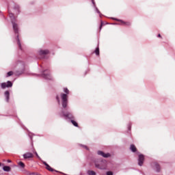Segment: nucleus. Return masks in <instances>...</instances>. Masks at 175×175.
<instances>
[{
    "mask_svg": "<svg viewBox=\"0 0 175 175\" xmlns=\"http://www.w3.org/2000/svg\"><path fill=\"white\" fill-rule=\"evenodd\" d=\"M64 92L61 93L59 95L56 96V100L58 103V105H61L64 109H66L68 107V95H69V90L66 88H64Z\"/></svg>",
    "mask_w": 175,
    "mask_h": 175,
    "instance_id": "nucleus-1",
    "label": "nucleus"
},
{
    "mask_svg": "<svg viewBox=\"0 0 175 175\" xmlns=\"http://www.w3.org/2000/svg\"><path fill=\"white\" fill-rule=\"evenodd\" d=\"M9 17L11 20L12 24V28L14 29V33L16 35L17 44L19 49L21 50V43L20 42V39L18 38V25L17 24V21L16 20V16L13 13H9Z\"/></svg>",
    "mask_w": 175,
    "mask_h": 175,
    "instance_id": "nucleus-2",
    "label": "nucleus"
},
{
    "mask_svg": "<svg viewBox=\"0 0 175 175\" xmlns=\"http://www.w3.org/2000/svg\"><path fill=\"white\" fill-rule=\"evenodd\" d=\"M59 114L60 117L65 118V120H75V116L72 112H65L64 111H62Z\"/></svg>",
    "mask_w": 175,
    "mask_h": 175,
    "instance_id": "nucleus-3",
    "label": "nucleus"
},
{
    "mask_svg": "<svg viewBox=\"0 0 175 175\" xmlns=\"http://www.w3.org/2000/svg\"><path fill=\"white\" fill-rule=\"evenodd\" d=\"M95 166L97 169L100 170H106L107 169V161L103 159L100 161L99 163L95 162Z\"/></svg>",
    "mask_w": 175,
    "mask_h": 175,
    "instance_id": "nucleus-4",
    "label": "nucleus"
},
{
    "mask_svg": "<svg viewBox=\"0 0 175 175\" xmlns=\"http://www.w3.org/2000/svg\"><path fill=\"white\" fill-rule=\"evenodd\" d=\"M111 20H115L116 21H119L120 23H112V25H126V27H130L131 22H125L121 19H117L116 18H111Z\"/></svg>",
    "mask_w": 175,
    "mask_h": 175,
    "instance_id": "nucleus-5",
    "label": "nucleus"
},
{
    "mask_svg": "<svg viewBox=\"0 0 175 175\" xmlns=\"http://www.w3.org/2000/svg\"><path fill=\"white\" fill-rule=\"evenodd\" d=\"M151 166L152 169H153V170L156 172V173H161L162 168L161 167L159 163L157 162H153L151 163Z\"/></svg>",
    "mask_w": 175,
    "mask_h": 175,
    "instance_id": "nucleus-6",
    "label": "nucleus"
},
{
    "mask_svg": "<svg viewBox=\"0 0 175 175\" xmlns=\"http://www.w3.org/2000/svg\"><path fill=\"white\" fill-rule=\"evenodd\" d=\"M42 76L45 79V80H51L53 79V77H51V74H50V71L49 70H44Z\"/></svg>",
    "mask_w": 175,
    "mask_h": 175,
    "instance_id": "nucleus-7",
    "label": "nucleus"
},
{
    "mask_svg": "<svg viewBox=\"0 0 175 175\" xmlns=\"http://www.w3.org/2000/svg\"><path fill=\"white\" fill-rule=\"evenodd\" d=\"M12 87H13V83L10 81H8L7 83L4 82L1 83V88H2V90H5V88H10Z\"/></svg>",
    "mask_w": 175,
    "mask_h": 175,
    "instance_id": "nucleus-8",
    "label": "nucleus"
},
{
    "mask_svg": "<svg viewBox=\"0 0 175 175\" xmlns=\"http://www.w3.org/2000/svg\"><path fill=\"white\" fill-rule=\"evenodd\" d=\"M50 51L49 49H39L38 51V55L44 56L47 55V54H49Z\"/></svg>",
    "mask_w": 175,
    "mask_h": 175,
    "instance_id": "nucleus-9",
    "label": "nucleus"
},
{
    "mask_svg": "<svg viewBox=\"0 0 175 175\" xmlns=\"http://www.w3.org/2000/svg\"><path fill=\"white\" fill-rule=\"evenodd\" d=\"M144 163V155L142 154H138V165L139 166H143Z\"/></svg>",
    "mask_w": 175,
    "mask_h": 175,
    "instance_id": "nucleus-10",
    "label": "nucleus"
},
{
    "mask_svg": "<svg viewBox=\"0 0 175 175\" xmlns=\"http://www.w3.org/2000/svg\"><path fill=\"white\" fill-rule=\"evenodd\" d=\"M98 155H100V157H103V158H110L111 157V154L110 153H105L103 151L98 150L97 152Z\"/></svg>",
    "mask_w": 175,
    "mask_h": 175,
    "instance_id": "nucleus-11",
    "label": "nucleus"
},
{
    "mask_svg": "<svg viewBox=\"0 0 175 175\" xmlns=\"http://www.w3.org/2000/svg\"><path fill=\"white\" fill-rule=\"evenodd\" d=\"M24 159H28L29 158H33V154L31 152H26L23 155Z\"/></svg>",
    "mask_w": 175,
    "mask_h": 175,
    "instance_id": "nucleus-12",
    "label": "nucleus"
},
{
    "mask_svg": "<svg viewBox=\"0 0 175 175\" xmlns=\"http://www.w3.org/2000/svg\"><path fill=\"white\" fill-rule=\"evenodd\" d=\"M42 163L46 166V169L49 170V172H55L54 169H53L46 161H42Z\"/></svg>",
    "mask_w": 175,
    "mask_h": 175,
    "instance_id": "nucleus-13",
    "label": "nucleus"
},
{
    "mask_svg": "<svg viewBox=\"0 0 175 175\" xmlns=\"http://www.w3.org/2000/svg\"><path fill=\"white\" fill-rule=\"evenodd\" d=\"M130 150L132 152H136L137 154H139V152H137V148H136V146L134 144H131L130 146Z\"/></svg>",
    "mask_w": 175,
    "mask_h": 175,
    "instance_id": "nucleus-14",
    "label": "nucleus"
},
{
    "mask_svg": "<svg viewBox=\"0 0 175 175\" xmlns=\"http://www.w3.org/2000/svg\"><path fill=\"white\" fill-rule=\"evenodd\" d=\"M4 96H5L6 102H9V99L10 98V93L9 92V91H5L4 92Z\"/></svg>",
    "mask_w": 175,
    "mask_h": 175,
    "instance_id": "nucleus-15",
    "label": "nucleus"
},
{
    "mask_svg": "<svg viewBox=\"0 0 175 175\" xmlns=\"http://www.w3.org/2000/svg\"><path fill=\"white\" fill-rule=\"evenodd\" d=\"M92 3H93V5H94V8H95V10H96V13H98V14H100V11H99V10L98 9V8H96V5H95V1H94V0H92Z\"/></svg>",
    "mask_w": 175,
    "mask_h": 175,
    "instance_id": "nucleus-16",
    "label": "nucleus"
},
{
    "mask_svg": "<svg viewBox=\"0 0 175 175\" xmlns=\"http://www.w3.org/2000/svg\"><path fill=\"white\" fill-rule=\"evenodd\" d=\"M18 165L19 167H21V169H24V167H25V164H24V163H23V161L18 162Z\"/></svg>",
    "mask_w": 175,
    "mask_h": 175,
    "instance_id": "nucleus-17",
    "label": "nucleus"
},
{
    "mask_svg": "<svg viewBox=\"0 0 175 175\" xmlns=\"http://www.w3.org/2000/svg\"><path fill=\"white\" fill-rule=\"evenodd\" d=\"M3 170H4V172H9L10 170V167H9V166H4L3 167Z\"/></svg>",
    "mask_w": 175,
    "mask_h": 175,
    "instance_id": "nucleus-18",
    "label": "nucleus"
},
{
    "mask_svg": "<svg viewBox=\"0 0 175 175\" xmlns=\"http://www.w3.org/2000/svg\"><path fill=\"white\" fill-rule=\"evenodd\" d=\"M88 175H96V173L94 171H92V170H88Z\"/></svg>",
    "mask_w": 175,
    "mask_h": 175,
    "instance_id": "nucleus-19",
    "label": "nucleus"
},
{
    "mask_svg": "<svg viewBox=\"0 0 175 175\" xmlns=\"http://www.w3.org/2000/svg\"><path fill=\"white\" fill-rule=\"evenodd\" d=\"M71 123L72 124V125H74V126H79V124L76 121L74 120V119L71 120Z\"/></svg>",
    "mask_w": 175,
    "mask_h": 175,
    "instance_id": "nucleus-20",
    "label": "nucleus"
},
{
    "mask_svg": "<svg viewBox=\"0 0 175 175\" xmlns=\"http://www.w3.org/2000/svg\"><path fill=\"white\" fill-rule=\"evenodd\" d=\"M96 55H99V47H97L94 51Z\"/></svg>",
    "mask_w": 175,
    "mask_h": 175,
    "instance_id": "nucleus-21",
    "label": "nucleus"
},
{
    "mask_svg": "<svg viewBox=\"0 0 175 175\" xmlns=\"http://www.w3.org/2000/svg\"><path fill=\"white\" fill-rule=\"evenodd\" d=\"M10 76H13V72L12 71H10L7 73L6 77H10Z\"/></svg>",
    "mask_w": 175,
    "mask_h": 175,
    "instance_id": "nucleus-22",
    "label": "nucleus"
},
{
    "mask_svg": "<svg viewBox=\"0 0 175 175\" xmlns=\"http://www.w3.org/2000/svg\"><path fill=\"white\" fill-rule=\"evenodd\" d=\"M33 152L36 154V156L37 157V158H38V159H40V161H42V159L40 158V157H39V154H38V152L36 151H34Z\"/></svg>",
    "mask_w": 175,
    "mask_h": 175,
    "instance_id": "nucleus-23",
    "label": "nucleus"
},
{
    "mask_svg": "<svg viewBox=\"0 0 175 175\" xmlns=\"http://www.w3.org/2000/svg\"><path fill=\"white\" fill-rule=\"evenodd\" d=\"M106 174H107V175H113V172H111V171H108V172H106Z\"/></svg>",
    "mask_w": 175,
    "mask_h": 175,
    "instance_id": "nucleus-24",
    "label": "nucleus"
},
{
    "mask_svg": "<svg viewBox=\"0 0 175 175\" xmlns=\"http://www.w3.org/2000/svg\"><path fill=\"white\" fill-rule=\"evenodd\" d=\"M131 126H132V124L129 123V125H128L129 131H131Z\"/></svg>",
    "mask_w": 175,
    "mask_h": 175,
    "instance_id": "nucleus-25",
    "label": "nucleus"
},
{
    "mask_svg": "<svg viewBox=\"0 0 175 175\" xmlns=\"http://www.w3.org/2000/svg\"><path fill=\"white\" fill-rule=\"evenodd\" d=\"M82 147H83V148H85V150H88V147L87 146H82Z\"/></svg>",
    "mask_w": 175,
    "mask_h": 175,
    "instance_id": "nucleus-26",
    "label": "nucleus"
},
{
    "mask_svg": "<svg viewBox=\"0 0 175 175\" xmlns=\"http://www.w3.org/2000/svg\"><path fill=\"white\" fill-rule=\"evenodd\" d=\"M103 25V22H101V25L100 26V29H102V26Z\"/></svg>",
    "mask_w": 175,
    "mask_h": 175,
    "instance_id": "nucleus-27",
    "label": "nucleus"
},
{
    "mask_svg": "<svg viewBox=\"0 0 175 175\" xmlns=\"http://www.w3.org/2000/svg\"><path fill=\"white\" fill-rule=\"evenodd\" d=\"M158 38H161V34H159V35H158Z\"/></svg>",
    "mask_w": 175,
    "mask_h": 175,
    "instance_id": "nucleus-28",
    "label": "nucleus"
},
{
    "mask_svg": "<svg viewBox=\"0 0 175 175\" xmlns=\"http://www.w3.org/2000/svg\"><path fill=\"white\" fill-rule=\"evenodd\" d=\"M8 162L10 163V162H12V161H11L10 160H8Z\"/></svg>",
    "mask_w": 175,
    "mask_h": 175,
    "instance_id": "nucleus-29",
    "label": "nucleus"
},
{
    "mask_svg": "<svg viewBox=\"0 0 175 175\" xmlns=\"http://www.w3.org/2000/svg\"><path fill=\"white\" fill-rule=\"evenodd\" d=\"M0 166H2V163H0Z\"/></svg>",
    "mask_w": 175,
    "mask_h": 175,
    "instance_id": "nucleus-30",
    "label": "nucleus"
}]
</instances>
